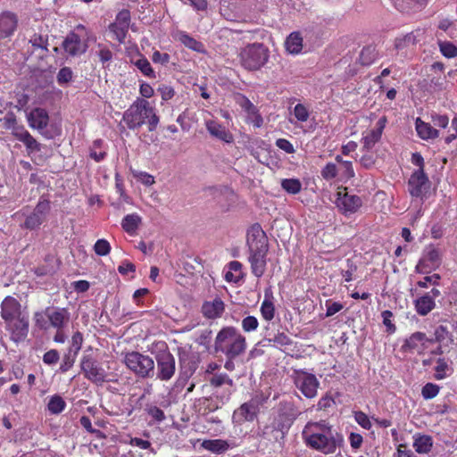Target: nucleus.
I'll return each instance as SVG.
<instances>
[{"mask_svg":"<svg viewBox=\"0 0 457 457\" xmlns=\"http://www.w3.org/2000/svg\"><path fill=\"white\" fill-rule=\"evenodd\" d=\"M440 52L447 58H453L457 56V47L451 42L439 41L438 42Z\"/></svg>","mask_w":457,"mask_h":457,"instance_id":"37998d69","label":"nucleus"},{"mask_svg":"<svg viewBox=\"0 0 457 457\" xmlns=\"http://www.w3.org/2000/svg\"><path fill=\"white\" fill-rule=\"evenodd\" d=\"M224 303L220 298L213 301L205 302L202 306V312L204 317L208 319H216L220 317L224 312Z\"/></svg>","mask_w":457,"mask_h":457,"instance_id":"b1692460","label":"nucleus"},{"mask_svg":"<svg viewBox=\"0 0 457 457\" xmlns=\"http://www.w3.org/2000/svg\"><path fill=\"white\" fill-rule=\"evenodd\" d=\"M248 261L252 273L261 278L266 270V256L269 250L265 232L259 224H253L247 231Z\"/></svg>","mask_w":457,"mask_h":457,"instance_id":"f03ea898","label":"nucleus"},{"mask_svg":"<svg viewBox=\"0 0 457 457\" xmlns=\"http://www.w3.org/2000/svg\"><path fill=\"white\" fill-rule=\"evenodd\" d=\"M326 306H327V311H326L327 317H330V316L336 314L337 312H340L343 309V304H341L340 303H337V302L332 303L330 301H327Z\"/></svg>","mask_w":457,"mask_h":457,"instance_id":"e2e57ef3","label":"nucleus"},{"mask_svg":"<svg viewBox=\"0 0 457 457\" xmlns=\"http://www.w3.org/2000/svg\"><path fill=\"white\" fill-rule=\"evenodd\" d=\"M81 370L86 378L96 385L106 381L107 374L103 367L90 356H84L80 362Z\"/></svg>","mask_w":457,"mask_h":457,"instance_id":"9d476101","label":"nucleus"},{"mask_svg":"<svg viewBox=\"0 0 457 457\" xmlns=\"http://www.w3.org/2000/svg\"><path fill=\"white\" fill-rule=\"evenodd\" d=\"M336 204L342 213L347 215L356 212L362 201L359 196L349 194L345 188L337 193Z\"/></svg>","mask_w":457,"mask_h":457,"instance_id":"f8f14e48","label":"nucleus"},{"mask_svg":"<svg viewBox=\"0 0 457 457\" xmlns=\"http://www.w3.org/2000/svg\"><path fill=\"white\" fill-rule=\"evenodd\" d=\"M292 377L296 388L306 398L312 399L317 395L320 382L315 375L303 370H297L294 371Z\"/></svg>","mask_w":457,"mask_h":457,"instance_id":"6e6552de","label":"nucleus"},{"mask_svg":"<svg viewBox=\"0 0 457 457\" xmlns=\"http://www.w3.org/2000/svg\"><path fill=\"white\" fill-rule=\"evenodd\" d=\"M6 330L11 335V339L18 343L23 341L29 333V316L24 314L20 318L5 324Z\"/></svg>","mask_w":457,"mask_h":457,"instance_id":"2eb2a0df","label":"nucleus"},{"mask_svg":"<svg viewBox=\"0 0 457 457\" xmlns=\"http://www.w3.org/2000/svg\"><path fill=\"white\" fill-rule=\"evenodd\" d=\"M158 93H160L161 97L163 101L170 100L175 96V90L172 87L168 85H161L157 88Z\"/></svg>","mask_w":457,"mask_h":457,"instance_id":"6e6d98bb","label":"nucleus"},{"mask_svg":"<svg viewBox=\"0 0 457 457\" xmlns=\"http://www.w3.org/2000/svg\"><path fill=\"white\" fill-rule=\"evenodd\" d=\"M433 340L427 337L425 333L415 332L411 334L404 342L403 347L409 351H417L420 353L428 347V343Z\"/></svg>","mask_w":457,"mask_h":457,"instance_id":"412c9836","label":"nucleus"},{"mask_svg":"<svg viewBox=\"0 0 457 457\" xmlns=\"http://www.w3.org/2000/svg\"><path fill=\"white\" fill-rule=\"evenodd\" d=\"M269 341L272 342L274 346L284 350L289 349L294 344L293 340L284 332L277 333Z\"/></svg>","mask_w":457,"mask_h":457,"instance_id":"f704fd0d","label":"nucleus"},{"mask_svg":"<svg viewBox=\"0 0 457 457\" xmlns=\"http://www.w3.org/2000/svg\"><path fill=\"white\" fill-rule=\"evenodd\" d=\"M258 320L254 316H247L242 320V328L245 332H251L257 329Z\"/></svg>","mask_w":457,"mask_h":457,"instance_id":"09e8293b","label":"nucleus"},{"mask_svg":"<svg viewBox=\"0 0 457 457\" xmlns=\"http://www.w3.org/2000/svg\"><path fill=\"white\" fill-rule=\"evenodd\" d=\"M3 120L4 127L12 131V135L16 137L18 134L22 132L25 129L23 125H20L17 122L16 117L12 112H8Z\"/></svg>","mask_w":457,"mask_h":457,"instance_id":"473e14b6","label":"nucleus"},{"mask_svg":"<svg viewBox=\"0 0 457 457\" xmlns=\"http://www.w3.org/2000/svg\"><path fill=\"white\" fill-rule=\"evenodd\" d=\"M26 314L22 312L21 305L12 296H6L1 303V317L5 324Z\"/></svg>","mask_w":457,"mask_h":457,"instance_id":"f3484780","label":"nucleus"},{"mask_svg":"<svg viewBox=\"0 0 457 457\" xmlns=\"http://www.w3.org/2000/svg\"><path fill=\"white\" fill-rule=\"evenodd\" d=\"M66 407V403L62 396L58 395H53L48 402V411L52 414L61 413Z\"/></svg>","mask_w":457,"mask_h":457,"instance_id":"e433bc0d","label":"nucleus"},{"mask_svg":"<svg viewBox=\"0 0 457 457\" xmlns=\"http://www.w3.org/2000/svg\"><path fill=\"white\" fill-rule=\"evenodd\" d=\"M124 363L138 378H152L154 374V360L139 352L127 353L124 356Z\"/></svg>","mask_w":457,"mask_h":457,"instance_id":"0eeeda50","label":"nucleus"},{"mask_svg":"<svg viewBox=\"0 0 457 457\" xmlns=\"http://www.w3.org/2000/svg\"><path fill=\"white\" fill-rule=\"evenodd\" d=\"M210 384L216 388L214 395L222 404L229 400L234 384L226 373L213 375L210 379Z\"/></svg>","mask_w":457,"mask_h":457,"instance_id":"9b49d317","label":"nucleus"},{"mask_svg":"<svg viewBox=\"0 0 457 457\" xmlns=\"http://www.w3.org/2000/svg\"><path fill=\"white\" fill-rule=\"evenodd\" d=\"M416 131L422 139H433L439 136V131L434 129L429 123L423 121L420 118H417L415 121Z\"/></svg>","mask_w":457,"mask_h":457,"instance_id":"c756f323","label":"nucleus"},{"mask_svg":"<svg viewBox=\"0 0 457 457\" xmlns=\"http://www.w3.org/2000/svg\"><path fill=\"white\" fill-rule=\"evenodd\" d=\"M294 115L297 120L305 122L309 119V111L303 104H297L294 108Z\"/></svg>","mask_w":457,"mask_h":457,"instance_id":"8fccbe9b","label":"nucleus"},{"mask_svg":"<svg viewBox=\"0 0 457 457\" xmlns=\"http://www.w3.org/2000/svg\"><path fill=\"white\" fill-rule=\"evenodd\" d=\"M412 446L415 449V452L418 453L419 454H427L432 449L433 439L428 435L416 433L413 436Z\"/></svg>","mask_w":457,"mask_h":457,"instance_id":"a878e982","label":"nucleus"},{"mask_svg":"<svg viewBox=\"0 0 457 457\" xmlns=\"http://www.w3.org/2000/svg\"><path fill=\"white\" fill-rule=\"evenodd\" d=\"M338 169L335 163H328L321 170V175L325 179H332L337 177Z\"/></svg>","mask_w":457,"mask_h":457,"instance_id":"603ef678","label":"nucleus"},{"mask_svg":"<svg viewBox=\"0 0 457 457\" xmlns=\"http://www.w3.org/2000/svg\"><path fill=\"white\" fill-rule=\"evenodd\" d=\"M377 58V53L373 46L364 47L360 54V62L362 65L371 64Z\"/></svg>","mask_w":457,"mask_h":457,"instance_id":"ea45409f","label":"nucleus"},{"mask_svg":"<svg viewBox=\"0 0 457 457\" xmlns=\"http://www.w3.org/2000/svg\"><path fill=\"white\" fill-rule=\"evenodd\" d=\"M100 62L104 65L106 62H110L112 59V51L99 44V51L97 53Z\"/></svg>","mask_w":457,"mask_h":457,"instance_id":"13d9d810","label":"nucleus"},{"mask_svg":"<svg viewBox=\"0 0 457 457\" xmlns=\"http://www.w3.org/2000/svg\"><path fill=\"white\" fill-rule=\"evenodd\" d=\"M423 35L424 30L417 29L415 31L404 35L403 37H397L395 41V48L403 49L406 47L413 46L419 42H420Z\"/></svg>","mask_w":457,"mask_h":457,"instance_id":"393cba45","label":"nucleus"},{"mask_svg":"<svg viewBox=\"0 0 457 457\" xmlns=\"http://www.w3.org/2000/svg\"><path fill=\"white\" fill-rule=\"evenodd\" d=\"M123 120L129 129H137L147 124L149 131L156 129L159 118L155 109L144 98H137L123 114Z\"/></svg>","mask_w":457,"mask_h":457,"instance_id":"7ed1b4c3","label":"nucleus"},{"mask_svg":"<svg viewBox=\"0 0 457 457\" xmlns=\"http://www.w3.org/2000/svg\"><path fill=\"white\" fill-rule=\"evenodd\" d=\"M409 192L412 196L421 197L429 188V181L422 169L414 171L408 182Z\"/></svg>","mask_w":457,"mask_h":457,"instance_id":"dca6fc26","label":"nucleus"},{"mask_svg":"<svg viewBox=\"0 0 457 457\" xmlns=\"http://www.w3.org/2000/svg\"><path fill=\"white\" fill-rule=\"evenodd\" d=\"M239 57L242 66L246 70L256 71L268 62L269 50L263 44L253 43L242 48Z\"/></svg>","mask_w":457,"mask_h":457,"instance_id":"423d86ee","label":"nucleus"},{"mask_svg":"<svg viewBox=\"0 0 457 457\" xmlns=\"http://www.w3.org/2000/svg\"><path fill=\"white\" fill-rule=\"evenodd\" d=\"M60 358L59 353L57 350L52 349L46 352L43 356V361L46 364L53 365L55 364Z\"/></svg>","mask_w":457,"mask_h":457,"instance_id":"680f3d73","label":"nucleus"},{"mask_svg":"<svg viewBox=\"0 0 457 457\" xmlns=\"http://www.w3.org/2000/svg\"><path fill=\"white\" fill-rule=\"evenodd\" d=\"M15 138L24 144L29 154H35L42 150V145L37 142L26 129L18 134Z\"/></svg>","mask_w":457,"mask_h":457,"instance_id":"bb28decb","label":"nucleus"},{"mask_svg":"<svg viewBox=\"0 0 457 457\" xmlns=\"http://www.w3.org/2000/svg\"><path fill=\"white\" fill-rule=\"evenodd\" d=\"M134 178H136L138 181H140L142 184L145 186H151L154 183V176L148 174L147 172L144 171H134L133 172Z\"/></svg>","mask_w":457,"mask_h":457,"instance_id":"864d4df0","label":"nucleus"},{"mask_svg":"<svg viewBox=\"0 0 457 457\" xmlns=\"http://www.w3.org/2000/svg\"><path fill=\"white\" fill-rule=\"evenodd\" d=\"M203 447L214 453H222L229 448V444L221 439L205 440Z\"/></svg>","mask_w":457,"mask_h":457,"instance_id":"72a5a7b5","label":"nucleus"},{"mask_svg":"<svg viewBox=\"0 0 457 457\" xmlns=\"http://www.w3.org/2000/svg\"><path fill=\"white\" fill-rule=\"evenodd\" d=\"M94 249L96 254L104 256L110 253L111 246L107 240L98 239L94 245Z\"/></svg>","mask_w":457,"mask_h":457,"instance_id":"49530a36","label":"nucleus"},{"mask_svg":"<svg viewBox=\"0 0 457 457\" xmlns=\"http://www.w3.org/2000/svg\"><path fill=\"white\" fill-rule=\"evenodd\" d=\"M448 369L447 363L443 359H438L436 366L435 368L436 373L435 378L438 380L443 379L446 377V370Z\"/></svg>","mask_w":457,"mask_h":457,"instance_id":"5fc2aeb1","label":"nucleus"},{"mask_svg":"<svg viewBox=\"0 0 457 457\" xmlns=\"http://www.w3.org/2000/svg\"><path fill=\"white\" fill-rule=\"evenodd\" d=\"M130 12L128 10H121L116 16L115 23L129 28Z\"/></svg>","mask_w":457,"mask_h":457,"instance_id":"052dcab7","label":"nucleus"},{"mask_svg":"<svg viewBox=\"0 0 457 457\" xmlns=\"http://www.w3.org/2000/svg\"><path fill=\"white\" fill-rule=\"evenodd\" d=\"M156 378L162 381H169L175 374L176 361L168 351L159 352L156 356Z\"/></svg>","mask_w":457,"mask_h":457,"instance_id":"1a4fd4ad","label":"nucleus"},{"mask_svg":"<svg viewBox=\"0 0 457 457\" xmlns=\"http://www.w3.org/2000/svg\"><path fill=\"white\" fill-rule=\"evenodd\" d=\"M73 77V72L71 68L63 67L62 68L57 74V82L59 84H66L69 83Z\"/></svg>","mask_w":457,"mask_h":457,"instance_id":"3c124183","label":"nucleus"},{"mask_svg":"<svg viewBox=\"0 0 457 457\" xmlns=\"http://www.w3.org/2000/svg\"><path fill=\"white\" fill-rule=\"evenodd\" d=\"M354 420L360 426H361L365 429H370L371 428V422L369 417L362 411H355Z\"/></svg>","mask_w":457,"mask_h":457,"instance_id":"4d7b16f0","label":"nucleus"},{"mask_svg":"<svg viewBox=\"0 0 457 457\" xmlns=\"http://www.w3.org/2000/svg\"><path fill=\"white\" fill-rule=\"evenodd\" d=\"M256 413L257 406L254 403H245L234 411L232 416L233 422L241 425L245 421H253L256 417Z\"/></svg>","mask_w":457,"mask_h":457,"instance_id":"6ab92c4d","label":"nucleus"},{"mask_svg":"<svg viewBox=\"0 0 457 457\" xmlns=\"http://www.w3.org/2000/svg\"><path fill=\"white\" fill-rule=\"evenodd\" d=\"M276 145L285 151L286 153L287 154H293L295 153V147L294 145L287 140V139H285V138H279L276 141Z\"/></svg>","mask_w":457,"mask_h":457,"instance_id":"0e129e2a","label":"nucleus"},{"mask_svg":"<svg viewBox=\"0 0 457 457\" xmlns=\"http://www.w3.org/2000/svg\"><path fill=\"white\" fill-rule=\"evenodd\" d=\"M432 122L435 126L445 129L449 124V119L446 115L434 114L432 115Z\"/></svg>","mask_w":457,"mask_h":457,"instance_id":"69168bd1","label":"nucleus"},{"mask_svg":"<svg viewBox=\"0 0 457 457\" xmlns=\"http://www.w3.org/2000/svg\"><path fill=\"white\" fill-rule=\"evenodd\" d=\"M47 45V37L34 34L28 42L27 52H29L31 54H37L38 58H42L48 52Z\"/></svg>","mask_w":457,"mask_h":457,"instance_id":"4be33fe9","label":"nucleus"},{"mask_svg":"<svg viewBox=\"0 0 457 457\" xmlns=\"http://www.w3.org/2000/svg\"><path fill=\"white\" fill-rule=\"evenodd\" d=\"M141 223L142 218L137 213H131L122 219L121 227L128 234L133 236Z\"/></svg>","mask_w":457,"mask_h":457,"instance_id":"7c9ffc66","label":"nucleus"},{"mask_svg":"<svg viewBox=\"0 0 457 457\" xmlns=\"http://www.w3.org/2000/svg\"><path fill=\"white\" fill-rule=\"evenodd\" d=\"M27 121L29 126L32 129H37L40 131V133L46 136V133L43 130L48 126L49 123V115L46 109L37 107L32 109L30 112L26 114Z\"/></svg>","mask_w":457,"mask_h":457,"instance_id":"a211bd4d","label":"nucleus"},{"mask_svg":"<svg viewBox=\"0 0 457 457\" xmlns=\"http://www.w3.org/2000/svg\"><path fill=\"white\" fill-rule=\"evenodd\" d=\"M245 349V337L234 327L223 328L215 337V352L223 353L228 360L241 355Z\"/></svg>","mask_w":457,"mask_h":457,"instance_id":"20e7f679","label":"nucleus"},{"mask_svg":"<svg viewBox=\"0 0 457 457\" xmlns=\"http://www.w3.org/2000/svg\"><path fill=\"white\" fill-rule=\"evenodd\" d=\"M261 313L264 320H271L275 314V307L273 303L265 299L261 305Z\"/></svg>","mask_w":457,"mask_h":457,"instance_id":"a18cd8bd","label":"nucleus"},{"mask_svg":"<svg viewBox=\"0 0 457 457\" xmlns=\"http://www.w3.org/2000/svg\"><path fill=\"white\" fill-rule=\"evenodd\" d=\"M438 393L439 386L432 383L426 384L421 391L424 399H432L436 397Z\"/></svg>","mask_w":457,"mask_h":457,"instance_id":"de8ad7c7","label":"nucleus"},{"mask_svg":"<svg viewBox=\"0 0 457 457\" xmlns=\"http://www.w3.org/2000/svg\"><path fill=\"white\" fill-rule=\"evenodd\" d=\"M178 39L187 47L194 50V51H197V52H201L203 50V45L202 43L198 42L197 40H195V38H193L192 37H190L188 34H187L186 32H183V31H180L178 33Z\"/></svg>","mask_w":457,"mask_h":457,"instance_id":"c9c22d12","label":"nucleus"},{"mask_svg":"<svg viewBox=\"0 0 457 457\" xmlns=\"http://www.w3.org/2000/svg\"><path fill=\"white\" fill-rule=\"evenodd\" d=\"M18 25V18L12 12H3L0 14V37L4 38L13 34Z\"/></svg>","mask_w":457,"mask_h":457,"instance_id":"aec40b11","label":"nucleus"},{"mask_svg":"<svg viewBox=\"0 0 457 457\" xmlns=\"http://www.w3.org/2000/svg\"><path fill=\"white\" fill-rule=\"evenodd\" d=\"M147 412L157 421H162L165 419L163 411L157 406H151L148 408Z\"/></svg>","mask_w":457,"mask_h":457,"instance_id":"338daca9","label":"nucleus"},{"mask_svg":"<svg viewBox=\"0 0 457 457\" xmlns=\"http://www.w3.org/2000/svg\"><path fill=\"white\" fill-rule=\"evenodd\" d=\"M414 307L418 314L425 316L436 307V302L433 296L425 294L414 301Z\"/></svg>","mask_w":457,"mask_h":457,"instance_id":"cd10ccee","label":"nucleus"},{"mask_svg":"<svg viewBox=\"0 0 457 457\" xmlns=\"http://www.w3.org/2000/svg\"><path fill=\"white\" fill-rule=\"evenodd\" d=\"M381 137V134L379 130H370L363 137V149L366 151H370L373 148V146L379 141Z\"/></svg>","mask_w":457,"mask_h":457,"instance_id":"58836bf2","label":"nucleus"},{"mask_svg":"<svg viewBox=\"0 0 457 457\" xmlns=\"http://www.w3.org/2000/svg\"><path fill=\"white\" fill-rule=\"evenodd\" d=\"M136 67L145 76L149 78H155V73L151 67L150 62L145 57H141L135 62Z\"/></svg>","mask_w":457,"mask_h":457,"instance_id":"79ce46f5","label":"nucleus"},{"mask_svg":"<svg viewBox=\"0 0 457 457\" xmlns=\"http://www.w3.org/2000/svg\"><path fill=\"white\" fill-rule=\"evenodd\" d=\"M109 30L113 34L116 40L122 43L126 37L128 28L113 22L110 24Z\"/></svg>","mask_w":457,"mask_h":457,"instance_id":"c03bdc74","label":"nucleus"},{"mask_svg":"<svg viewBox=\"0 0 457 457\" xmlns=\"http://www.w3.org/2000/svg\"><path fill=\"white\" fill-rule=\"evenodd\" d=\"M302 437L308 447L326 455L335 453L343 443V436L325 420L308 422Z\"/></svg>","mask_w":457,"mask_h":457,"instance_id":"f257e3e1","label":"nucleus"},{"mask_svg":"<svg viewBox=\"0 0 457 457\" xmlns=\"http://www.w3.org/2000/svg\"><path fill=\"white\" fill-rule=\"evenodd\" d=\"M440 264V253L435 247L426 248L423 257L420 259L417 267L424 266L428 268H436Z\"/></svg>","mask_w":457,"mask_h":457,"instance_id":"c85d7f7f","label":"nucleus"},{"mask_svg":"<svg viewBox=\"0 0 457 457\" xmlns=\"http://www.w3.org/2000/svg\"><path fill=\"white\" fill-rule=\"evenodd\" d=\"M205 126L206 129L212 137L226 143H232L234 141L233 135L217 121L207 120Z\"/></svg>","mask_w":457,"mask_h":457,"instance_id":"5701e85b","label":"nucleus"},{"mask_svg":"<svg viewBox=\"0 0 457 457\" xmlns=\"http://www.w3.org/2000/svg\"><path fill=\"white\" fill-rule=\"evenodd\" d=\"M281 187L288 194L295 195L302 189V183L297 179H284L281 180Z\"/></svg>","mask_w":457,"mask_h":457,"instance_id":"4c0bfd02","label":"nucleus"},{"mask_svg":"<svg viewBox=\"0 0 457 457\" xmlns=\"http://www.w3.org/2000/svg\"><path fill=\"white\" fill-rule=\"evenodd\" d=\"M45 314L48 320V328L52 327L56 330L63 329L71 319V313L66 308L47 307L45 310Z\"/></svg>","mask_w":457,"mask_h":457,"instance_id":"4468645a","label":"nucleus"},{"mask_svg":"<svg viewBox=\"0 0 457 457\" xmlns=\"http://www.w3.org/2000/svg\"><path fill=\"white\" fill-rule=\"evenodd\" d=\"M89 38L90 32L84 25L79 24L74 31L67 34L62 43V47L69 56H79L87 52Z\"/></svg>","mask_w":457,"mask_h":457,"instance_id":"39448f33","label":"nucleus"},{"mask_svg":"<svg viewBox=\"0 0 457 457\" xmlns=\"http://www.w3.org/2000/svg\"><path fill=\"white\" fill-rule=\"evenodd\" d=\"M152 60L155 63L166 64L170 61V55L165 53L154 51L152 55Z\"/></svg>","mask_w":457,"mask_h":457,"instance_id":"774afa93","label":"nucleus"},{"mask_svg":"<svg viewBox=\"0 0 457 457\" xmlns=\"http://www.w3.org/2000/svg\"><path fill=\"white\" fill-rule=\"evenodd\" d=\"M287 51L292 54H299L303 49V37L299 32H292L286 39Z\"/></svg>","mask_w":457,"mask_h":457,"instance_id":"2f4dec72","label":"nucleus"},{"mask_svg":"<svg viewBox=\"0 0 457 457\" xmlns=\"http://www.w3.org/2000/svg\"><path fill=\"white\" fill-rule=\"evenodd\" d=\"M103 141L97 139L94 141L93 145L90 149V157L96 162H101L106 156V152L102 149Z\"/></svg>","mask_w":457,"mask_h":457,"instance_id":"a19ab883","label":"nucleus"},{"mask_svg":"<svg viewBox=\"0 0 457 457\" xmlns=\"http://www.w3.org/2000/svg\"><path fill=\"white\" fill-rule=\"evenodd\" d=\"M50 210V203L47 200H42L37 203L33 212L27 216L23 228L33 230L38 228L45 221Z\"/></svg>","mask_w":457,"mask_h":457,"instance_id":"ddd939ff","label":"nucleus"},{"mask_svg":"<svg viewBox=\"0 0 457 457\" xmlns=\"http://www.w3.org/2000/svg\"><path fill=\"white\" fill-rule=\"evenodd\" d=\"M383 318V323L386 327V331L389 333H394L396 329L395 324L392 322L393 313L390 311H384L381 313Z\"/></svg>","mask_w":457,"mask_h":457,"instance_id":"bf43d9fd","label":"nucleus"}]
</instances>
